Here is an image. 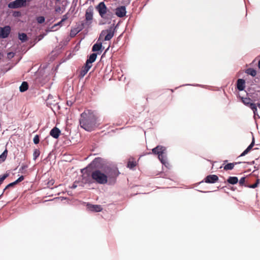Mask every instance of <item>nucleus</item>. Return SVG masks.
Returning a JSON list of instances; mask_svg holds the SVG:
<instances>
[{"label": "nucleus", "mask_w": 260, "mask_h": 260, "mask_svg": "<svg viewBox=\"0 0 260 260\" xmlns=\"http://www.w3.org/2000/svg\"><path fill=\"white\" fill-rule=\"evenodd\" d=\"M80 116V125L85 131L91 132L97 127V118L92 111L87 110L83 112Z\"/></svg>", "instance_id": "f257e3e1"}, {"label": "nucleus", "mask_w": 260, "mask_h": 260, "mask_svg": "<svg viewBox=\"0 0 260 260\" xmlns=\"http://www.w3.org/2000/svg\"><path fill=\"white\" fill-rule=\"evenodd\" d=\"M152 152L153 154L158 155L159 160L163 165L168 167L169 164L167 160V149L165 147L158 145L152 149Z\"/></svg>", "instance_id": "f03ea898"}, {"label": "nucleus", "mask_w": 260, "mask_h": 260, "mask_svg": "<svg viewBox=\"0 0 260 260\" xmlns=\"http://www.w3.org/2000/svg\"><path fill=\"white\" fill-rule=\"evenodd\" d=\"M91 178L96 183L100 184H105L108 182V176L100 170L92 171Z\"/></svg>", "instance_id": "7ed1b4c3"}, {"label": "nucleus", "mask_w": 260, "mask_h": 260, "mask_svg": "<svg viewBox=\"0 0 260 260\" xmlns=\"http://www.w3.org/2000/svg\"><path fill=\"white\" fill-rule=\"evenodd\" d=\"M91 172L92 170L87 167L81 170V173H82L81 186H83L84 184L93 183V179L91 175Z\"/></svg>", "instance_id": "20e7f679"}, {"label": "nucleus", "mask_w": 260, "mask_h": 260, "mask_svg": "<svg viewBox=\"0 0 260 260\" xmlns=\"http://www.w3.org/2000/svg\"><path fill=\"white\" fill-rule=\"evenodd\" d=\"M114 25L113 23L108 29L103 30L100 35V38L105 36L104 41L110 40L114 36L115 29L118 25L115 26Z\"/></svg>", "instance_id": "39448f33"}, {"label": "nucleus", "mask_w": 260, "mask_h": 260, "mask_svg": "<svg viewBox=\"0 0 260 260\" xmlns=\"http://www.w3.org/2000/svg\"><path fill=\"white\" fill-rule=\"evenodd\" d=\"M104 162L105 161L103 158L96 157L87 166V167L92 171H93V169L99 170L103 167Z\"/></svg>", "instance_id": "423d86ee"}, {"label": "nucleus", "mask_w": 260, "mask_h": 260, "mask_svg": "<svg viewBox=\"0 0 260 260\" xmlns=\"http://www.w3.org/2000/svg\"><path fill=\"white\" fill-rule=\"evenodd\" d=\"M29 0H15L9 3L8 7L10 9H18L26 6V2Z\"/></svg>", "instance_id": "0eeeda50"}, {"label": "nucleus", "mask_w": 260, "mask_h": 260, "mask_svg": "<svg viewBox=\"0 0 260 260\" xmlns=\"http://www.w3.org/2000/svg\"><path fill=\"white\" fill-rule=\"evenodd\" d=\"M93 19V9L92 7H89L85 13V22L84 23V26L87 25L88 26L91 23V21Z\"/></svg>", "instance_id": "6e6552de"}, {"label": "nucleus", "mask_w": 260, "mask_h": 260, "mask_svg": "<svg viewBox=\"0 0 260 260\" xmlns=\"http://www.w3.org/2000/svg\"><path fill=\"white\" fill-rule=\"evenodd\" d=\"M96 10L98 11L101 17L106 13V11L108 10L104 2H100L95 7Z\"/></svg>", "instance_id": "1a4fd4ad"}, {"label": "nucleus", "mask_w": 260, "mask_h": 260, "mask_svg": "<svg viewBox=\"0 0 260 260\" xmlns=\"http://www.w3.org/2000/svg\"><path fill=\"white\" fill-rule=\"evenodd\" d=\"M115 15L120 18H122L126 15V7L124 6H121L117 7L115 10Z\"/></svg>", "instance_id": "9d476101"}, {"label": "nucleus", "mask_w": 260, "mask_h": 260, "mask_svg": "<svg viewBox=\"0 0 260 260\" xmlns=\"http://www.w3.org/2000/svg\"><path fill=\"white\" fill-rule=\"evenodd\" d=\"M11 31V27L9 25L4 27H0V38L5 39L7 38Z\"/></svg>", "instance_id": "9b49d317"}, {"label": "nucleus", "mask_w": 260, "mask_h": 260, "mask_svg": "<svg viewBox=\"0 0 260 260\" xmlns=\"http://www.w3.org/2000/svg\"><path fill=\"white\" fill-rule=\"evenodd\" d=\"M101 17L106 21V23L110 24L111 23V20L112 19L115 17V14L112 11L108 9L106 11V13L103 15V17Z\"/></svg>", "instance_id": "f8f14e48"}, {"label": "nucleus", "mask_w": 260, "mask_h": 260, "mask_svg": "<svg viewBox=\"0 0 260 260\" xmlns=\"http://www.w3.org/2000/svg\"><path fill=\"white\" fill-rule=\"evenodd\" d=\"M86 207L89 211L92 212H98L102 210V206L99 205H92L89 203H87Z\"/></svg>", "instance_id": "ddd939ff"}, {"label": "nucleus", "mask_w": 260, "mask_h": 260, "mask_svg": "<svg viewBox=\"0 0 260 260\" xmlns=\"http://www.w3.org/2000/svg\"><path fill=\"white\" fill-rule=\"evenodd\" d=\"M218 180V177L216 175H209L207 176L204 181L207 183H214Z\"/></svg>", "instance_id": "4468645a"}, {"label": "nucleus", "mask_w": 260, "mask_h": 260, "mask_svg": "<svg viewBox=\"0 0 260 260\" xmlns=\"http://www.w3.org/2000/svg\"><path fill=\"white\" fill-rule=\"evenodd\" d=\"M84 23L83 22H82L81 24L79 25L77 27L71 30V37H73L75 36L78 32L82 30L84 28Z\"/></svg>", "instance_id": "2eb2a0df"}, {"label": "nucleus", "mask_w": 260, "mask_h": 260, "mask_svg": "<svg viewBox=\"0 0 260 260\" xmlns=\"http://www.w3.org/2000/svg\"><path fill=\"white\" fill-rule=\"evenodd\" d=\"M61 133L60 130L57 127H54L50 132V135L54 139L58 138Z\"/></svg>", "instance_id": "dca6fc26"}, {"label": "nucleus", "mask_w": 260, "mask_h": 260, "mask_svg": "<svg viewBox=\"0 0 260 260\" xmlns=\"http://www.w3.org/2000/svg\"><path fill=\"white\" fill-rule=\"evenodd\" d=\"M91 67L92 64H88L85 63L84 66L83 67L82 70L80 72L79 76L81 78L83 77L87 74V73L88 72V71L89 70Z\"/></svg>", "instance_id": "f3484780"}, {"label": "nucleus", "mask_w": 260, "mask_h": 260, "mask_svg": "<svg viewBox=\"0 0 260 260\" xmlns=\"http://www.w3.org/2000/svg\"><path fill=\"white\" fill-rule=\"evenodd\" d=\"M245 81L243 79H239L237 82V88L239 91H242L245 88Z\"/></svg>", "instance_id": "a211bd4d"}, {"label": "nucleus", "mask_w": 260, "mask_h": 260, "mask_svg": "<svg viewBox=\"0 0 260 260\" xmlns=\"http://www.w3.org/2000/svg\"><path fill=\"white\" fill-rule=\"evenodd\" d=\"M97 57V53H93L91 54L87 59L86 61V63L88 64H91L92 63L94 62Z\"/></svg>", "instance_id": "6ab92c4d"}, {"label": "nucleus", "mask_w": 260, "mask_h": 260, "mask_svg": "<svg viewBox=\"0 0 260 260\" xmlns=\"http://www.w3.org/2000/svg\"><path fill=\"white\" fill-rule=\"evenodd\" d=\"M28 88V84L26 81H23L19 87V90L21 92L26 91Z\"/></svg>", "instance_id": "aec40b11"}, {"label": "nucleus", "mask_w": 260, "mask_h": 260, "mask_svg": "<svg viewBox=\"0 0 260 260\" xmlns=\"http://www.w3.org/2000/svg\"><path fill=\"white\" fill-rule=\"evenodd\" d=\"M102 48V43H96L94 44L92 47V51L96 52L101 51Z\"/></svg>", "instance_id": "412c9836"}, {"label": "nucleus", "mask_w": 260, "mask_h": 260, "mask_svg": "<svg viewBox=\"0 0 260 260\" xmlns=\"http://www.w3.org/2000/svg\"><path fill=\"white\" fill-rule=\"evenodd\" d=\"M227 182L232 185L236 184L238 182V178L237 177L230 176L228 179Z\"/></svg>", "instance_id": "4be33fe9"}, {"label": "nucleus", "mask_w": 260, "mask_h": 260, "mask_svg": "<svg viewBox=\"0 0 260 260\" xmlns=\"http://www.w3.org/2000/svg\"><path fill=\"white\" fill-rule=\"evenodd\" d=\"M242 163V162H236L235 163H228V164L225 165L224 167V170H232L235 165L239 164Z\"/></svg>", "instance_id": "5701e85b"}, {"label": "nucleus", "mask_w": 260, "mask_h": 260, "mask_svg": "<svg viewBox=\"0 0 260 260\" xmlns=\"http://www.w3.org/2000/svg\"><path fill=\"white\" fill-rule=\"evenodd\" d=\"M18 38L22 43L26 42L28 39L27 35L24 32L19 33Z\"/></svg>", "instance_id": "b1692460"}, {"label": "nucleus", "mask_w": 260, "mask_h": 260, "mask_svg": "<svg viewBox=\"0 0 260 260\" xmlns=\"http://www.w3.org/2000/svg\"><path fill=\"white\" fill-rule=\"evenodd\" d=\"M245 73L248 75H250L252 77H255L256 75V71L252 68H248L245 71Z\"/></svg>", "instance_id": "393cba45"}, {"label": "nucleus", "mask_w": 260, "mask_h": 260, "mask_svg": "<svg viewBox=\"0 0 260 260\" xmlns=\"http://www.w3.org/2000/svg\"><path fill=\"white\" fill-rule=\"evenodd\" d=\"M7 154H8V150L7 149H6L3 151V152L0 155V163L6 160V159L7 158Z\"/></svg>", "instance_id": "a878e982"}, {"label": "nucleus", "mask_w": 260, "mask_h": 260, "mask_svg": "<svg viewBox=\"0 0 260 260\" xmlns=\"http://www.w3.org/2000/svg\"><path fill=\"white\" fill-rule=\"evenodd\" d=\"M248 107L253 111L254 116L256 115L257 107L256 104L251 103Z\"/></svg>", "instance_id": "bb28decb"}, {"label": "nucleus", "mask_w": 260, "mask_h": 260, "mask_svg": "<svg viewBox=\"0 0 260 260\" xmlns=\"http://www.w3.org/2000/svg\"><path fill=\"white\" fill-rule=\"evenodd\" d=\"M40 151L38 149H35L33 153V158L34 160H36L40 155Z\"/></svg>", "instance_id": "cd10ccee"}, {"label": "nucleus", "mask_w": 260, "mask_h": 260, "mask_svg": "<svg viewBox=\"0 0 260 260\" xmlns=\"http://www.w3.org/2000/svg\"><path fill=\"white\" fill-rule=\"evenodd\" d=\"M242 100L244 104L248 107L251 103V100L250 98H242Z\"/></svg>", "instance_id": "c85d7f7f"}, {"label": "nucleus", "mask_w": 260, "mask_h": 260, "mask_svg": "<svg viewBox=\"0 0 260 260\" xmlns=\"http://www.w3.org/2000/svg\"><path fill=\"white\" fill-rule=\"evenodd\" d=\"M62 22H61V21L60 20L59 22H58V23L54 24L52 27H51V30H53V31H54V30H56L57 29V28H56V27L57 26H60L61 25H62Z\"/></svg>", "instance_id": "c756f323"}, {"label": "nucleus", "mask_w": 260, "mask_h": 260, "mask_svg": "<svg viewBox=\"0 0 260 260\" xmlns=\"http://www.w3.org/2000/svg\"><path fill=\"white\" fill-rule=\"evenodd\" d=\"M37 21L39 24L44 23L45 21V18L44 16H39L36 18Z\"/></svg>", "instance_id": "7c9ffc66"}, {"label": "nucleus", "mask_w": 260, "mask_h": 260, "mask_svg": "<svg viewBox=\"0 0 260 260\" xmlns=\"http://www.w3.org/2000/svg\"><path fill=\"white\" fill-rule=\"evenodd\" d=\"M251 146H248L247 148L241 154L240 156H243L247 154L252 149Z\"/></svg>", "instance_id": "2f4dec72"}, {"label": "nucleus", "mask_w": 260, "mask_h": 260, "mask_svg": "<svg viewBox=\"0 0 260 260\" xmlns=\"http://www.w3.org/2000/svg\"><path fill=\"white\" fill-rule=\"evenodd\" d=\"M136 166V161H128L127 162V167L129 169H132Z\"/></svg>", "instance_id": "473e14b6"}, {"label": "nucleus", "mask_w": 260, "mask_h": 260, "mask_svg": "<svg viewBox=\"0 0 260 260\" xmlns=\"http://www.w3.org/2000/svg\"><path fill=\"white\" fill-rule=\"evenodd\" d=\"M259 182L260 180L259 179H257L255 183L251 185H249L248 186V187L251 188H255L258 186V184L259 183Z\"/></svg>", "instance_id": "72a5a7b5"}, {"label": "nucleus", "mask_w": 260, "mask_h": 260, "mask_svg": "<svg viewBox=\"0 0 260 260\" xmlns=\"http://www.w3.org/2000/svg\"><path fill=\"white\" fill-rule=\"evenodd\" d=\"M33 142L35 144H38L39 143L40 138L39 135H37L34 137Z\"/></svg>", "instance_id": "f704fd0d"}, {"label": "nucleus", "mask_w": 260, "mask_h": 260, "mask_svg": "<svg viewBox=\"0 0 260 260\" xmlns=\"http://www.w3.org/2000/svg\"><path fill=\"white\" fill-rule=\"evenodd\" d=\"M16 185V183H15V182H11L10 183H9V184H8L6 187L4 188V191L3 192L8 188H10V187H13L14 186V185Z\"/></svg>", "instance_id": "c9c22d12"}, {"label": "nucleus", "mask_w": 260, "mask_h": 260, "mask_svg": "<svg viewBox=\"0 0 260 260\" xmlns=\"http://www.w3.org/2000/svg\"><path fill=\"white\" fill-rule=\"evenodd\" d=\"M8 175H9L8 174H5L0 177V185L3 183L4 180L8 177Z\"/></svg>", "instance_id": "e433bc0d"}, {"label": "nucleus", "mask_w": 260, "mask_h": 260, "mask_svg": "<svg viewBox=\"0 0 260 260\" xmlns=\"http://www.w3.org/2000/svg\"><path fill=\"white\" fill-rule=\"evenodd\" d=\"M24 176H20L16 180H15L14 182L16 183V184H18V183L21 182L24 180Z\"/></svg>", "instance_id": "4c0bfd02"}, {"label": "nucleus", "mask_w": 260, "mask_h": 260, "mask_svg": "<svg viewBox=\"0 0 260 260\" xmlns=\"http://www.w3.org/2000/svg\"><path fill=\"white\" fill-rule=\"evenodd\" d=\"M13 16L15 17H18L21 16V13L19 11H15L13 14Z\"/></svg>", "instance_id": "58836bf2"}, {"label": "nucleus", "mask_w": 260, "mask_h": 260, "mask_svg": "<svg viewBox=\"0 0 260 260\" xmlns=\"http://www.w3.org/2000/svg\"><path fill=\"white\" fill-rule=\"evenodd\" d=\"M69 17H68V14H64V15H63L62 18H61V22H64V21H66V20H67L68 19Z\"/></svg>", "instance_id": "ea45409f"}, {"label": "nucleus", "mask_w": 260, "mask_h": 260, "mask_svg": "<svg viewBox=\"0 0 260 260\" xmlns=\"http://www.w3.org/2000/svg\"><path fill=\"white\" fill-rule=\"evenodd\" d=\"M245 181V178L244 177H242L239 180V184L241 185H243Z\"/></svg>", "instance_id": "a19ab883"}, {"label": "nucleus", "mask_w": 260, "mask_h": 260, "mask_svg": "<svg viewBox=\"0 0 260 260\" xmlns=\"http://www.w3.org/2000/svg\"><path fill=\"white\" fill-rule=\"evenodd\" d=\"M27 168V166L26 165H23L21 166V167L19 169V171H22L23 170L26 169Z\"/></svg>", "instance_id": "79ce46f5"}, {"label": "nucleus", "mask_w": 260, "mask_h": 260, "mask_svg": "<svg viewBox=\"0 0 260 260\" xmlns=\"http://www.w3.org/2000/svg\"><path fill=\"white\" fill-rule=\"evenodd\" d=\"M254 143H255L254 138V137L253 136L252 142L249 146H251V147L252 148L253 147V146L254 145Z\"/></svg>", "instance_id": "37998d69"}, {"label": "nucleus", "mask_w": 260, "mask_h": 260, "mask_svg": "<svg viewBox=\"0 0 260 260\" xmlns=\"http://www.w3.org/2000/svg\"><path fill=\"white\" fill-rule=\"evenodd\" d=\"M55 11L56 12H57V13L60 12V11H61V7L59 6L55 8Z\"/></svg>", "instance_id": "c03bdc74"}, {"label": "nucleus", "mask_w": 260, "mask_h": 260, "mask_svg": "<svg viewBox=\"0 0 260 260\" xmlns=\"http://www.w3.org/2000/svg\"><path fill=\"white\" fill-rule=\"evenodd\" d=\"M77 187V185L76 184V182H75L72 186L71 187L72 189H75Z\"/></svg>", "instance_id": "a18cd8bd"}, {"label": "nucleus", "mask_w": 260, "mask_h": 260, "mask_svg": "<svg viewBox=\"0 0 260 260\" xmlns=\"http://www.w3.org/2000/svg\"><path fill=\"white\" fill-rule=\"evenodd\" d=\"M243 163H247L248 164H249L250 165H253L255 163V161L254 160H253L252 161H250V162H243Z\"/></svg>", "instance_id": "49530a36"}, {"label": "nucleus", "mask_w": 260, "mask_h": 260, "mask_svg": "<svg viewBox=\"0 0 260 260\" xmlns=\"http://www.w3.org/2000/svg\"><path fill=\"white\" fill-rule=\"evenodd\" d=\"M8 55L11 56L13 57L14 56V53L13 52H10L8 53Z\"/></svg>", "instance_id": "de8ad7c7"}, {"label": "nucleus", "mask_w": 260, "mask_h": 260, "mask_svg": "<svg viewBox=\"0 0 260 260\" xmlns=\"http://www.w3.org/2000/svg\"><path fill=\"white\" fill-rule=\"evenodd\" d=\"M254 169H255V170H254V171H253V172H252L253 173H254L256 170H257L258 169V167H257L254 166Z\"/></svg>", "instance_id": "09e8293b"}, {"label": "nucleus", "mask_w": 260, "mask_h": 260, "mask_svg": "<svg viewBox=\"0 0 260 260\" xmlns=\"http://www.w3.org/2000/svg\"><path fill=\"white\" fill-rule=\"evenodd\" d=\"M3 57V54L0 52V59Z\"/></svg>", "instance_id": "8fccbe9b"}, {"label": "nucleus", "mask_w": 260, "mask_h": 260, "mask_svg": "<svg viewBox=\"0 0 260 260\" xmlns=\"http://www.w3.org/2000/svg\"><path fill=\"white\" fill-rule=\"evenodd\" d=\"M258 67L260 69V60L258 61Z\"/></svg>", "instance_id": "3c124183"}, {"label": "nucleus", "mask_w": 260, "mask_h": 260, "mask_svg": "<svg viewBox=\"0 0 260 260\" xmlns=\"http://www.w3.org/2000/svg\"><path fill=\"white\" fill-rule=\"evenodd\" d=\"M196 86H201V85L197 84V85H196Z\"/></svg>", "instance_id": "603ef678"}, {"label": "nucleus", "mask_w": 260, "mask_h": 260, "mask_svg": "<svg viewBox=\"0 0 260 260\" xmlns=\"http://www.w3.org/2000/svg\"><path fill=\"white\" fill-rule=\"evenodd\" d=\"M185 85H191L189 84H185Z\"/></svg>", "instance_id": "864d4df0"}, {"label": "nucleus", "mask_w": 260, "mask_h": 260, "mask_svg": "<svg viewBox=\"0 0 260 260\" xmlns=\"http://www.w3.org/2000/svg\"><path fill=\"white\" fill-rule=\"evenodd\" d=\"M227 161H228V160H225L224 161V162H227Z\"/></svg>", "instance_id": "5fc2aeb1"}, {"label": "nucleus", "mask_w": 260, "mask_h": 260, "mask_svg": "<svg viewBox=\"0 0 260 260\" xmlns=\"http://www.w3.org/2000/svg\"><path fill=\"white\" fill-rule=\"evenodd\" d=\"M258 106L259 107H260V104H258Z\"/></svg>", "instance_id": "6e6d98bb"}]
</instances>
